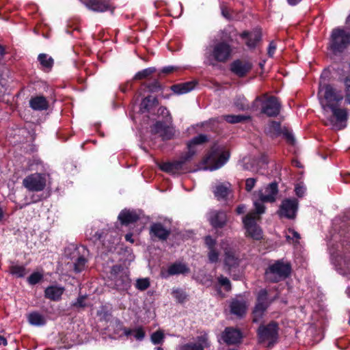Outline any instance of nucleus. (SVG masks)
<instances>
[{"label":"nucleus","mask_w":350,"mask_h":350,"mask_svg":"<svg viewBox=\"0 0 350 350\" xmlns=\"http://www.w3.org/2000/svg\"><path fill=\"white\" fill-rule=\"evenodd\" d=\"M224 253H225L224 262L227 266L232 267H234V266H237L239 265V260L236 256V255L233 251H232L230 249L225 248Z\"/></svg>","instance_id":"29"},{"label":"nucleus","mask_w":350,"mask_h":350,"mask_svg":"<svg viewBox=\"0 0 350 350\" xmlns=\"http://www.w3.org/2000/svg\"><path fill=\"white\" fill-rule=\"evenodd\" d=\"M156 71V68L154 67H150L139 71L135 74L133 77L134 80H142L149 77L152 73Z\"/></svg>","instance_id":"35"},{"label":"nucleus","mask_w":350,"mask_h":350,"mask_svg":"<svg viewBox=\"0 0 350 350\" xmlns=\"http://www.w3.org/2000/svg\"><path fill=\"white\" fill-rule=\"evenodd\" d=\"M208 258L211 262H216L219 260V252L215 247L209 249L208 252Z\"/></svg>","instance_id":"46"},{"label":"nucleus","mask_w":350,"mask_h":350,"mask_svg":"<svg viewBox=\"0 0 350 350\" xmlns=\"http://www.w3.org/2000/svg\"><path fill=\"white\" fill-rule=\"evenodd\" d=\"M254 205L255 207V211L251 212L250 213H255L256 215L260 216L265 212V207L261 202H254Z\"/></svg>","instance_id":"49"},{"label":"nucleus","mask_w":350,"mask_h":350,"mask_svg":"<svg viewBox=\"0 0 350 350\" xmlns=\"http://www.w3.org/2000/svg\"><path fill=\"white\" fill-rule=\"evenodd\" d=\"M42 275L39 273H32L28 278V282L31 284H36L42 279Z\"/></svg>","instance_id":"53"},{"label":"nucleus","mask_w":350,"mask_h":350,"mask_svg":"<svg viewBox=\"0 0 350 350\" xmlns=\"http://www.w3.org/2000/svg\"><path fill=\"white\" fill-rule=\"evenodd\" d=\"M229 157L228 152L213 148L203 159L202 169L210 171L217 170L227 162Z\"/></svg>","instance_id":"3"},{"label":"nucleus","mask_w":350,"mask_h":350,"mask_svg":"<svg viewBox=\"0 0 350 350\" xmlns=\"http://www.w3.org/2000/svg\"><path fill=\"white\" fill-rule=\"evenodd\" d=\"M291 264L284 260H275L270 263L265 272V279L271 282H278L291 275Z\"/></svg>","instance_id":"2"},{"label":"nucleus","mask_w":350,"mask_h":350,"mask_svg":"<svg viewBox=\"0 0 350 350\" xmlns=\"http://www.w3.org/2000/svg\"><path fill=\"white\" fill-rule=\"evenodd\" d=\"M286 239H292L293 242L297 243L300 239L299 234L294 230L289 229L288 233L286 236Z\"/></svg>","instance_id":"48"},{"label":"nucleus","mask_w":350,"mask_h":350,"mask_svg":"<svg viewBox=\"0 0 350 350\" xmlns=\"http://www.w3.org/2000/svg\"><path fill=\"white\" fill-rule=\"evenodd\" d=\"M206 347H207L206 338L199 336L197 342L185 344L180 347V350H204Z\"/></svg>","instance_id":"22"},{"label":"nucleus","mask_w":350,"mask_h":350,"mask_svg":"<svg viewBox=\"0 0 350 350\" xmlns=\"http://www.w3.org/2000/svg\"><path fill=\"white\" fill-rule=\"evenodd\" d=\"M118 219L122 224L127 225L138 220L136 213L130 211H122L118 215Z\"/></svg>","instance_id":"25"},{"label":"nucleus","mask_w":350,"mask_h":350,"mask_svg":"<svg viewBox=\"0 0 350 350\" xmlns=\"http://www.w3.org/2000/svg\"><path fill=\"white\" fill-rule=\"evenodd\" d=\"M175 135V130L173 127L165 126L164 131L161 133L160 136L163 140H168L173 138Z\"/></svg>","instance_id":"38"},{"label":"nucleus","mask_w":350,"mask_h":350,"mask_svg":"<svg viewBox=\"0 0 350 350\" xmlns=\"http://www.w3.org/2000/svg\"><path fill=\"white\" fill-rule=\"evenodd\" d=\"M208 220L213 228H223L228 221V216L224 211L212 210L208 213Z\"/></svg>","instance_id":"11"},{"label":"nucleus","mask_w":350,"mask_h":350,"mask_svg":"<svg viewBox=\"0 0 350 350\" xmlns=\"http://www.w3.org/2000/svg\"><path fill=\"white\" fill-rule=\"evenodd\" d=\"M46 176L43 174L34 173L23 180V185L29 191H41L46 187Z\"/></svg>","instance_id":"8"},{"label":"nucleus","mask_w":350,"mask_h":350,"mask_svg":"<svg viewBox=\"0 0 350 350\" xmlns=\"http://www.w3.org/2000/svg\"><path fill=\"white\" fill-rule=\"evenodd\" d=\"M276 49V45L273 42H271L269 44V48H268V55L270 57H273L274 52Z\"/></svg>","instance_id":"60"},{"label":"nucleus","mask_w":350,"mask_h":350,"mask_svg":"<svg viewBox=\"0 0 350 350\" xmlns=\"http://www.w3.org/2000/svg\"><path fill=\"white\" fill-rule=\"evenodd\" d=\"M5 346L7 345V340L3 336H0V346Z\"/></svg>","instance_id":"63"},{"label":"nucleus","mask_w":350,"mask_h":350,"mask_svg":"<svg viewBox=\"0 0 350 350\" xmlns=\"http://www.w3.org/2000/svg\"><path fill=\"white\" fill-rule=\"evenodd\" d=\"M245 206L243 204H241V205H239L237 208L236 211H237V214H242L245 212Z\"/></svg>","instance_id":"62"},{"label":"nucleus","mask_w":350,"mask_h":350,"mask_svg":"<svg viewBox=\"0 0 350 350\" xmlns=\"http://www.w3.org/2000/svg\"><path fill=\"white\" fill-rule=\"evenodd\" d=\"M150 231L159 239L165 240L170 234V231L166 230L161 224H154L151 226Z\"/></svg>","instance_id":"26"},{"label":"nucleus","mask_w":350,"mask_h":350,"mask_svg":"<svg viewBox=\"0 0 350 350\" xmlns=\"http://www.w3.org/2000/svg\"><path fill=\"white\" fill-rule=\"evenodd\" d=\"M86 262L87 260L84 257L78 258L74 265L75 271L77 273L82 271L85 269Z\"/></svg>","instance_id":"42"},{"label":"nucleus","mask_w":350,"mask_h":350,"mask_svg":"<svg viewBox=\"0 0 350 350\" xmlns=\"http://www.w3.org/2000/svg\"><path fill=\"white\" fill-rule=\"evenodd\" d=\"M133 334L135 338L139 340H142L145 336V333L142 328L134 329Z\"/></svg>","instance_id":"56"},{"label":"nucleus","mask_w":350,"mask_h":350,"mask_svg":"<svg viewBox=\"0 0 350 350\" xmlns=\"http://www.w3.org/2000/svg\"><path fill=\"white\" fill-rule=\"evenodd\" d=\"M191 159V158H187V155L186 154H184L181 156L180 160L174 162L162 163L160 165V168L161 170L167 173H179L181 170H183V165Z\"/></svg>","instance_id":"13"},{"label":"nucleus","mask_w":350,"mask_h":350,"mask_svg":"<svg viewBox=\"0 0 350 350\" xmlns=\"http://www.w3.org/2000/svg\"><path fill=\"white\" fill-rule=\"evenodd\" d=\"M208 140V136L204 134H200L198 136L194 137L187 143L188 151L185 153L187 155V158H192L196 153V146L202 145Z\"/></svg>","instance_id":"16"},{"label":"nucleus","mask_w":350,"mask_h":350,"mask_svg":"<svg viewBox=\"0 0 350 350\" xmlns=\"http://www.w3.org/2000/svg\"><path fill=\"white\" fill-rule=\"evenodd\" d=\"M38 59L42 66L47 70H51L54 64L53 59L45 53H40L38 57Z\"/></svg>","instance_id":"33"},{"label":"nucleus","mask_w":350,"mask_h":350,"mask_svg":"<svg viewBox=\"0 0 350 350\" xmlns=\"http://www.w3.org/2000/svg\"><path fill=\"white\" fill-rule=\"evenodd\" d=\"M164 338V334L161 331L154 332L151 336V341L154 344H161Z\"/></svg>","instance_id":"43"},{"label":"nucleus","mask_w":350,"mask_h":350,"mask_svg":"<svg viewBox=\"0 0 350 350\" xmlns=\"http://www.w3.org/2000/svg\"><path fill=\"white\" fill-rule=\"evenodd\" d=\"M196 83L189 81L183 83L174 85L171 87L172 90L177 94H186L194 89Z\"/></svg>","instance_id":"24"},{"label":"nucleus","mask_w":350,"mask_h":350,"mask_svg":"<svg viewBox=\"0 0 350 350\" xmlns=\"http://www.w3.org/2000/svg\"><path fill=\"white\" fill-rule=\"evenodd\" d=\"M278 192V184L271 183L264 189H260L257 192L258 197L262 202H273Z\"/></svg>","instance_id":"12"},{"label":"nucleus","mask_w":350,"mask_h":350,"mask_svg":"<svg viewBox=\"0 0 350 350\" xmlns=\"http://www.w3.org/2000/svg\"><path fill=\"white\" fill-rule=\"evenodd\" d=\"M282 134H283L286 139L291 142V143H293L294 142V137H293V135H292V133H291L288 131H287L286 129L284 130L283 132L282 133Z\"/></svg>","instance_id":"59"},{"label":"nucleus","mask_w":350,"mask_h":350,"mask_svg":"<svg viewBox=\"0 0 350 350\" xmlns=\"http://www.w3.org/2000/svg\"><path fill=\"white\" fill-rule=\"evenodd\" d=\"M284 130H282L280 123L272 121L269 124V133L271 136H278L282 134Z\"/></svg>","instance_id":"37"},{"label":"nucleus","mask_w":350,"mask_h":350,"mask_svg":"<svg viewBox=\"0 0 350 350\" xmlns=\"http://www.w3.org/2000/svg\"><path fill=\"white\" fill-rule=\"evenodd\" d=\"M242 38H245L249 36V39L246 42V44L250 48H254L256 45V43L260 41L261 37L260 34L258 33H250L249 34L247 32H243L241 33Z\"/></svg>","instance_id":"34"},{"label":"nucleus","mask_w":350,"mask_h":350,"mask_svg":"<svg viewBox=\"0 0 350 350\" xmlns=\"http://www.w3.org/2000/svg\"><path fill=\"white\" fill-rule=\"evenodd\" d=\"M345 100L347 103L350 104V78L345 79Z\"/></svg>","instance_id":"52"},{"label":"nucleus","mask_w":350,"mask_h":350,"mask_svg":"<svg viewBox=\"0 0 350 350\" xmlns=\"http://www.w3.org/2000/svg\"><path fill=\"white\" fill-rule=\"evenodd\" d=\"M85 299V296H80L77 301L73 304V306L77 308H84L85 304L84 303Z\"/></svg>","instance_id":"57"},{"label":"nucleus","mask_w":350,"mask_h":350,"mask_svg":"<svg viewBox=\"0 0 350 350\" xmlns=\"http://www.w3.org/2000/svg\"><path fill=\"white\" fill-rule=\"evenodd\" d=\"M318 96L323 109L326 111L329 109L336 118L334 120V118H330L328 120L329 122L325 124L331 125L334 130L344 129L346 124L343 123L347 120L348 112L345 108L339 107L340 103L344 98L342 91L329 84L320 85Z\"/></svg>","instance_id":"1"},{"label":"nucleus","mask_w":350,"mask_h":350,"mask_svg":"<svg viewBox=\"0 0 350 350\" xmlns=\"http://www.w3.org/2000/svg\"><path fill=\"white\" fill-rule=\"evenodd\" d=\"M280 103L275 96H270L263 103L261 111L269 117L276 116L280 111Z\"/></svg>","instance_id":"14"},{"label":"nucleus","mask_w":350,"mask_h":350,"mask_svg":"<svg viewBox=\"0 0 350 350\" xmlns=\"http://www.w3.org/2000/svg\"><path fill=\"white\" fill-rule=\"evenodd\" d=\"M232 53V48L230 44L225 42H219L215 44L207 55V59L209 62V64L214 65L213 61L218 62H227Z\"/></svg>","instance_id":"4"},{"label":"nucleus","mask_w":350,"mask_h":350,"mask_svg":"<svg viewBox=\"0 0 350 350\" xmlns=\"http://www.w3.org/2000/svg\"><path fill=\"white\" fill-rule=\"evenodd\" d=\"M247 308V306L245 301L234 300L230 304L231 312L239 317L244 315Z\"/></svg>","instance_id":"23"},{"label":"nucleus","mask_w":350,"mask_h":350,"mask_svg":"<svg viewBox=\"0 0 350 350\" xmlns=\"http://www.w3.org/2000/svg\"><path fill=\"white\" fill-rule=\"evenodd\" d=\"M64 288L59 286H48L44 291V296L46 298L57 301L61 299L62 294L64 293Z\"/></svg>","instance_id":"20"},{"label":"nucleus","mask_w":350,"mask_h":350,"mask_svg":"<svg viewBox=\"0 0 350 350\" xmlns=\"http://www.w3.org/2000/svg\"><path fill=\"white\" fill-rule=\"evenodd\" d=\"M10 272L12 275L18 278L24 277L26 274L25 267L17 265H11L10 267Z\"/></svg>","instance_id":"36"},{"label":"nucleus","mask_w":350,"mask_h":350,"mask_svg":"<svg viewBox=\"0 0 350 350\" xmlns=\"http://www.w3.org/2000/svg\"><path fill=\"white\" fill-rule=\"evenodd\" d=\"M150 286V280L148 278H140L136 281L135 287L139 291H145Z\"/></svg>","instance_id":"39"},{"label":"nucleus","mask_w":350,"mask_h":350,"mask_svg":"<svg viewBox=\"0 0 350 350\" xmlns=\"http://www.w3.org/2000/svg\"><path fill=\"white\" fill-rule=\"evenodd\" d=\"M235 105L241 110H246L249 109V105L243 96H240L237 98Z\"/></svg>","instance_id":"41"},{"label":"nucleus","mask_w":350,"mask_h":350,"mask_svg":"<svg viewBox=\"0 0 350 350\" xmlns=\"http://www.w3.org/2000/svg\"><path fill=\"white\" fill-rule=\"evenodd\" d=\"M29 323L35 326H40L45 324V319L42 315L38 312L30 313L28 316Z\"/></svg>","instance_id":"31"},{"label":"nucleus","mask_w":350,"mask_h":350,"mask_svg":"<svg viewBox=\"0 0 350 350\" xmlns=\"http://www.w3.org/2000/svg\"><path fill=\"white\" fill-rule=\"evenodd\" d=\"M252 65L249 62L236 60L231 64V70L239 77L245 76L251 69Z\"/></svg>","instance_id":"18"},{"label":"nucleus","mask_w":350,"mask_h":350,"mask_svg":"<svg viewBox=\"0 0 350 350\" xmlns=\"http://www.w3.org/2000/svg\"><path fill=\"white\" fill-rule=\"evenodd\" d=\"M118 289H126L130 284L129 276L124 272L113 279Z\"/></svg>","instance_id":"30"},{"label":"nucleus","mask_w":350,"mask_h":350,"mask_svg":"<svg viewBox=\"0 0 350 350\" xmlns=\"http://www.w3.org/2000/svg\"><path fill=\"white\" fill-rule=\"evenodd\" d=\"M134 330L130 329H124V333L126 336H130L131 334H133Z\"/></svg>","instance_id":"64"},{"label":"nucleus","mask_w":350,"mask_h":350,"mask_svg":"<svg viewBox=\"0 0 350 350\" xmlns=\"http://www.w3.org/2000/svg\"><path fill=\"white\" fill-rule=\"evenodd\" d=\"M147 88L150 92H156L161 88V85L158 81L154 80L152 83H149L147 85Z\"/></svg>","instance_id":"55"},{"label":"nucleus","mask_w":350,"mask_h":350,"mask_svg":"<svg viewBox=\"0 0 350 350\" xmlns=\"http://www.w3.org/2000/svg\"><path fill=\"white\" fill-rule=\"evenodd\" d=\"M273 300L268 298V292L266 289L259 291L256 297V303L252 311L253 321L258 322L263 317L265 311Z\"/></svg>","instance_id":"6"},{"label":"nucleus","mask_w":350,"mask_h":350,"mask_svg":"<svg viewBox=\"0 0 350 350\" xmlns=\"http://www.w3.org/2000/svg\"><path fill=\"white\" fill-rule=\"evenodd\" d=\"M205 244L208 249H212L215 247L216 241L213 239L211 236H206L204 238Z\"/></svg>","instance_id":"54"},{"label":"nucleus","mask_w":350,"mask_h":350,"mask_svg":"<svg viewBox=\"0 0 350 350\" xmlns=\"http://www.w3.org/2000/svg\"><path fill=\"white\" fill-rule=\"evenodd\" d=\"M172 294L173 297L178 302H183L187 298V295H186L185 292H184L181 289L174 288L172 290Z\"/></svg>","instance_id":"40"},{"label":"nucleus","mask_w":350,"mask_h":350,"mask_svg":"<svg viewBox=\"0 0 350 350\" xmlns=\"http://www.w3.org/2000/svg\"><path fill=\"white\" fill-rule=\"evenodd\" d=\"M165 126H166L165 124L163 123V122H160V121L157 122L152 126V132L154 133L161 135V133L163 132V131H164Z\"/></svg>","instance_id":"45"},{"label":"nucleus","mask_w":350,"mask_h":350,"mask_svg":"<svg viewBox=\"0 0 350 350\" xmlns=\"http://www.w3.org/2000/svg\"><path fill=\"white\" fill-rule=\"evenodd\" d=\"M29 106L35 111L46 110L49 108V102L44 96H36L31 98Z\"/></svg>","instance_id":"21"},{"label":"nucleus","mask_w":350,"mask_h":350,"mask_svg":"<svg viewBox=\"0 0 350 350\" xmlns=\"http://www.w3.org/2000/svg\"><path fill=\"white\" fill-rule=\"evenodd\" d=\"M189 272V269L183 263H174L171 265L166 271H162L161 275L163 278H167L170 275L184 274Z\"/></svg>","instance_id":"19"},{"label":"nucleus","mask_w":350,"mask_h":350,"mask_svg":"<svg viewBox=\"0 0 350 350\" xmlns=\"http://www.w3.org/2000/svg\"><path fill=\"white\" fill-rule=\"evenodd\" d=\"M218 282L221 286H224L226 291H229L231 290V283L228 278L220 275L218 277Z\"/></svg>","instance_id":"44"},{"label":"nucleus","mask_w":350,"mask_h":350,"mask_svg":"<svg viewBox=\"0 0 350 350\" xmlns=\"http://www.w3.org/2000/svg\"><path fill=\"white\" fill-rule=\"evenodd\" d=\"M230 191V185L229 183L224 184L220 183L217 185L213 192L215 196V197L219 200V199H224L226 198L228 195L229 194V192Z\"/></svg>","instance_id":"27"},{"label":"nucleus","mask_w":350,"mask_h":350,"mask_svg":"<svg viewBox=\"0 0 350 350\" xmlns=\"http://www.w3.org/2000/svg\"><path fill=\"white\" fill-rule=\"evenodd\" d=\"M223 119L230 124H235L250 120V116L245 115H225Z\"/></svg>","instance_id":"32"},{"label":"nucleus","mask_w":350,"mask_h":350,"mask_svg":"<svg viewBox=\"0 0 350 350\" xmlns=\"http://www.w3.org/2000/svg\"><path fill=\"white\" fill-rule=\"evenodd\" d=\"M241 338L242 335L241 332L232 327L226 328L222 334L224 341L229 345L240 342Z\"/></svg>","instance_id":"17"},{"label":"nucleus","mask_w":350,"mask_h":350,"mask_svg":"<svg viewBox=\"0 0 350 350\" xmlns=\"http://www.w3.org/2000/svg\"><path fill=\"white\" fill-rule=\"evenodd\" d=\"M85 5L94 12H103L107 10L113 12L114 8L106 0H85Z\"/></svg>","instance_id":"15"},{"label":"nucleus","mask_w":350,"mask_h":350,"mask_svg":"<svg viewBox=\"0 0 350 350\" xmlns=\"http://www.w3.org/2000/svg\"><path fill=\"white\" fill-rule=\"evenodd\" d=\"M298 210V201L295 198L284 199L280 205L279 214L288 219H294Z\"/></svg>","instance_id":"10"},{"label":"nucleus","mask_w":350,"mask_h":350,"mask_svg":"<svg viewBox=\"0 0 350 350\" xmlns=\"http://www.w3.org/2000/svg\"><path fill=\"white\" fill-rule=\"evenodd\" d=\"M175 70H176L175 67H174L172 66H166V67L163 68L161 70V72L165 73V74H169V73L174 72Z\"/></svg>","instance_id":"61"},{"label":"nucleus","mask_w":350,"mask_h":350,"mask_svg":"<svg viewBox=\"0 0 350 350\" xmlns=\"http://www.w3.org/2000/svg\"><path fill=\"white\" fill-rule=\"evenodd\" d=\"M256 183V179L249 178L245 180V190L248 192L251 191Z\"/></svg>","instance_id":"51"},{"label":"nucleus","mask_w":350,"mask_h":350,"mask_svg":"<svg viewBox=\"0 0 350 350\" xmlns=\"http://www.w3.org/2000/svg\"><path fill=\"white\" fill-rule=\"evenodd\" d=\"M122 270H123V269H122V266H120V265L113 266L111 269V277L112 280L114 278H117L120 273H124L122 271Z\"/></svg>","instance_id":"50"},{"label":"nucleus","mask_w":350,"mask_h":350,"mask_svg":"<svg viewBox=\"0 0 350 350\" xmlns=\"http://www.w3.org/2000/svg\"><path fill=\"white\" fill-rule=\"evenodd\" d=\"M350 44V33L345 30L336 28L331 35V47L334 51H342Z\"/></svg>","instance_id":"7"},{"label":"nucleus","mask_w":350,"mask_h":350,"mask_svg":"<svg viewBox=\"0 0 350 350\" xmlns=\"http://www.w3.org/2000/svg\"><path fill=\"white\" fill-rule=\"evenodd\" d=\"M103 234H104V232L103 231L94 232L92 230H91L88 236L91 240H92L94 242H95L97 241H100L103 237Z\"/></svg>","instance_id":"47"},{"label":"nucleus","mask_w":350,"mask_h":350,"mask_svg":"<svg viewBox=\"0 0 350 350\" xmlns=\"http://www.w3.org/2000/svg\"><path fill=\"white\" fill-rule=\"evenodd\" d=\"M260 219V217L255 213H248L243 219L244 228L246 230V237L255 240H260L262 238V230L256 221Z\"/></svg>","instance_id":"5"},{"label":"nucleus","mask_w":350,"mask_h":350,"mask_svg":"<svg viewBox=\"0 0 350 350\" xmlns=\"http://www.w3.org/2000/svg\"><path fill=\"white\" fill-rule=\"evenodd\" d=\"M157 98L153 96H147L144 98L140 104V111L142 113L149 111L153 107L157 105Z\"/></svg>","instance_id":"28"},{"label":"nucleus","mask_w":350,"mask_h":350,"mask_svg":"<svg viewBox=\"0 0 350 350\" xmlns=\"http://www.w3.org/2000/svg\"><path fill=\"white\" fill-rule=\"evenodd\" d=\"M258 337L260 342L269 341L268 347H271L275 341L278 336V325L270 323L267 326H260L258 328Z\"/></svg>","instance_id":"9"},{"label":"nucleus","mask_w":350,"mask_h":350,"mask_svg":"<svg viewBox=\"0 0 350 350\" xmlns=\"http://www.w3.org/2000/svg\"><path fill=\"white\" fill-rule=\"evenodd\" d=\"M295 191L297 196L302 197L305 193L306 189L302 186L297 185L296 186Z\"/></svg>","instance_id":"58"}]
</instances>
